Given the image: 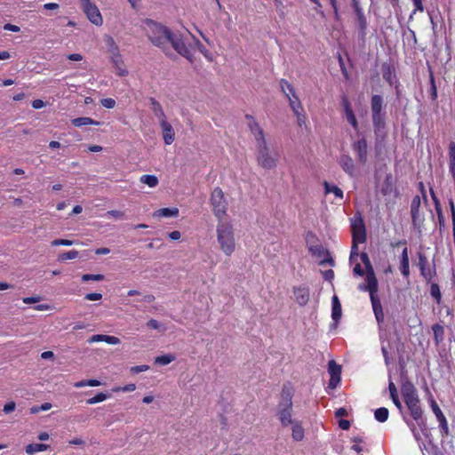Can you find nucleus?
Wrapping results in <instances>:
<instances>
[{
    "label": "nucleus",
    "instance_id": "obj_1",
    "mask_svg": "<svg viewBox=\"0 0 455 455\" xmlns=\"http://www.w3.org/2000/svg\"><path fill=\"white\" fill-rule=\"evenodd\" d=\"M217 242L226 256H231L235 251V237L233 225L220 220L217 225Z\"/></svg>",
    "mask_w": 455,
    "mask_h": 455
},
{
    "label": "nucleus",
    "instance_id": "obj_2",
    "mask_svg": "<svg viewBox=\"0 0 455 455\" xmlns=\"http://www.w3.org/2000/svg\"><path fill=\"white\" fill-rule=\"evenodd\" d=\"M401 393L411 416L420 426L419 421L422 420L423 411L416 387L411 381L405 380L402 383Z\"/></svg>",
    "mask_w": 455,
    "mask_h": 455
},
{
    "label": "nucleus",
    "instance_id": "obj_3",
    "mask_svg": "<svg viewBox=\"0 0 455 455\" xmlns=\"http://www.w3.org/2000/svg\"><path fill=\"white\" fill-rule=\"evenodd\" d=\"M365 282L366 284H361L359 286V290L369 291L375 318L378 323L381 324L384 322V312L382 309L380 299L377 295L378 281L373 270L367 271Z\"/></svg>",
    "mask_w": 455,
    "mask_h": 455
},
{
    "label": "nucleus",
    "instance_id": "obj_4",
    "mask_svg": "<svg viewBox=\"0 0 455 455\" xmlns=\"http://www.w3.org/2000/svg\"><path fill=\"white\" fill-rule=\"evenodd\" d=\"M142 27L150 42L154 45L164 49L172 32L165 26L149 19L143 21Z\"/></svg>",
    "mask_w": 455,
    "mask_h": 455
},
{
    "label": "nucleus",
    "instance_id": "obj_5",
    "mask_svg": "<svg viewBox=\"0 0 455 455\" xmlns=\"http://www.w3.org/2000/svg\"><path fill=\"white\" fill-rule=\"evenodd\" d=\"M352 246L349 259L351 262L356 261L359 256L358 243H363L366 241V229L364 221L360 213L355 214L351 219Z\"/></svg>",
    "mask_w": 455,
    "mask_h": 455
},
{
    "label": "nucleus",
    "instance_id": "obj_6",
    "mask_svg": "<svg viewBox=\"0 0 455 455\" xmlns=\"http://www.w3.org/2000/svg\"><path fill=\"white\" fill-rule=\"evenodd\" d=\"M256 149L257 162L259 166L266 170H272L276 167L279 154L270 151L266 140L256 143Z\"/></svg>",
    "mask_w": 455,
    "mask_h": 455
},
{
    "label": "nucleus",
    "instance_id": "obj_7",
    "mask_svg": "<svg viewBox=\"0 0 455 455\" xmlns=\"http://www.w3.org/2000/svg\"><path fill=\"white\" fill-rule=\"evenodd\" d=\"M384 99L381 95H372L371 99V109L372 124L376 133L385 128L386 112L383 109Z\"/></svg>",
    "mask_w": 455,
    "mask_h": 455
},
{
    "label": "nucleus",
    "instance_id": "obj_8",
    "mask_svg": "<svg viewBox=\"0 0 455 455\" xmlns=\"http://www.w3.org/2000/svg\"><path fill=\"white\" fill-rule=\"evenodd\" d=\"M211 204L215 216L220 220L228 210V202L220 188H215L211 194Z\"/></svg>",
    "mask_w": 455,
    "mask_h": 455
},
{
    "label": "nucleus",
    "instance_id": "obj_9",
    "mask_svg": "<svg viewBox=\"0 0 455 455\" xmlns=\"http://www.w3.org/2000/svg\"><path fill=\"white\" fill-rule=\"evenodd\" d=\"M187 40L188 38L185 36L172 33L170 39H168V44H172L179 54L193 62L192 48L190 44L187 43Z\"/></svg>",
    "mask_w": 455,
    "mask_h": 455
},
{
    "label": "nucleus",
    "instance_id": "obj_10",
    "mask_svg": "<svg viewBox=\"0 0 455 455\" xmlns=\"http://www.w3.org/2000/svg\"><path fill=\"white\" fill-rule=\"evenodd\" d=\"M420 204V196L417 195L412 198L411 203V216L413 228L417 229L419 233L422 232L423 223L425 220L424 214L419 211Z\"/></svg>",
    "mask_w": 455,
    "mask_h": 455
},
{
    "label": "nucleus",
    "instance_id": "obj_11",
    "mask_svg": "<svg viewBox=\"0 0 455 455\" xmlns=\"http://www.w3.org/2000/svg\"><path fill=\"white\" fill-rule=\"evenodd\" d=\"M293 404H281L277 405L276 415L283 427L290 426L296 421L292 419Z\"/></svg>",
    "mask_w": 455,
    "mask_h": 455
},
{
    "label": "nucleus",
    "instance_id": "obj_12",
    "mask_svg": "<svg viewBox=\"0 0 455 455\" xmlns=\"http://www.w3.org/2000/svg\"><path fill=\"white\" fill-rule=\"evenodd\" d=\"M83 12L85 13L87 19L95 26H101L103 24V19L101 13L95 4L91 3L81 7Z\"/></svg>",
    "mask_w": 455,
    "mask_h": 455
},
{
    "label": "nucleus",
    "instance_id": "obj_13",
    "mask_svg": "<svg viewBox=\"0 0 455 455\" xmlns=\"http://www.w3.org/2000/svg\"><path fill=\"white\" fill-rule=\"evenodd\" d=\"M352 6L358 22L360 35L364 36L366 35L368 22L359 0H352Z\"/></svg>",
    "mask_w": 455,
    "mask_h": 455
},
{
    "label": "nucleus",
    "instance_id": "obj_14",
    "mask_svg": "<svg viewBox=\"0 0 455 455\" xmlns=\"http://www.w3.org/2000/svg\"><path fill=\"white\" fill-rule=\"evenodd\" d=\"M352 148L356 154L358 161L362 164H365L368 156V145L365 138H361L352 144Z\"/></svg>",
    "mask_w": 455,
    "mask_h": 455
},
{
    "label": "nucleus",
    "instance_id": "obj_15",
    "mask_svg": "<svg viewBox=\"0 0 455 455\" xmlns=\"http://www.w3.org/2000/svg\"><path fill=\"white\" fill-rule=\"evenodd\" d=\"M245 117L248 120V127L253 134L256 143L265 140V133L255 118L251 115H246Z\"/></svg>",
    "mask_w": 455,
    "mask_h": 455
},
{
    "label": "nucleus",
    "instance_id": "obj_16",
    "mask_svg": "<svg viewBox=\"0 0 455 455\" xmlns=\"http://www.w3.org/2000/svg\"><path fill=\"white\" fill-rule=\"evenodd\" d=\"M341 104L344 109L345 116L347 122L352 125L355 130L358 129V122L355 115L352 109L351 103L346 96L341 99Z\"/></svg>",
    "mask_w": 455,
    "mask_h": 455
},
{
    "label": "nucleus",
    "instance_id": "obj_17",
    "mask_svg": "<svg viewBox=\"0 0 455 455\" xmlns=\"http://www.w3.org/2000/svg\"><path fill=\"white\" fill-rule=\"evenodd\" d=\"M293 294L296 302L301 307L305 306L309 300V289L305 285L294 287Z\"/></svg>",
    "mask_w": 455,
    "mask_h": 455
},
{
    "label": "nucleus",
    "instance_id": "obj_18",
    "mask_svg": "<svg viewBox=\"0 0 455 455\" xmlns=\"http://www.w3.org/2000/svg\"><path fill=\"white\" fill-rule=\"evenodd\" d=\"M162 133H163V139L166 145H171L174 140H175V132L174 130L170 123L167 122V120H162V122L159 123Z\"/></svg>",
    "mask_w": 455,
    "mask_h": 455
},
{
    "label": "nucleus",
    "instance_id": "obj_19",
    "mask_svg": "<svg viewBox=\"0 0 455 455\" xmlns=\"http://www.w3.org/2000/svg\"><path fill=\"white\" fill-rule=\"evenodd\" d=\"M339 164L342 170L350 177L355 176V165L352 157L348 155H342L339 159Z\"/></svg>",
    "mask_w": 455,
    "mask_h": 455
},
{
    "label": "nucleus",
    "instance_id": "obj_20",
    "mask_svg": "<svg viewBox=\"0 0 455 455\" xmlns=\"http://www.w3.org/2000/svg\"><path fill=\"white\" fill-rule=\"evenodd\" d=\"M111 63L116 69V74L119 76H126L128 75V70L124 67V63L122 58V55L116 54L110 57Z\"/></svg>",
    "mask_w": 455,
    "mask_h": 455
},
{
    "label": "nucleus",
    "instance_id": "obj_21",
    "mask_svg": "<svg viewBox=\"0 0 455 455\" xmlns=\"http://www.w3.org/2000/svg\"><path fill=\"white\" fill-rule=\"evenodd\" d=\"M342 315L341 304L337 295L331 299V318L335 323H338Z\"/></svg>",
    "mask_w": 455,
    "mask_h": 455
},
{
    "label": "nucleus",
    "instance_id": "obj_22",
    "mask_svg": "<svg viewBox=\"0 0 455 455\" xmlns=\"http://www.w3.org/2000/svg\"><path fill=\"white\" fill-rule=\"evenodd\" d=\"M149 102L151 110L153 111L155 116L158 119L159 123L162 122V120H165L166 116L161 104L155 98H150Z\"/></svg>",
    "mask_w": 455,
    "mask_h": 455
},
{
    "label": "nucleus",
    "instance_id": "obj_23",
    "mask_svg": "<svg viewBox=\"0 0 455 455\" xmlns=\"http://www.w3.org/2000/svg\"><path fill=\"white\" fill-rule=\"evenodd\" d=\"M103 40L108 48V52L110 54V57L120 53L119 46L116 44V41L111 36L105 35Z\"/></svg>",
    "mask_w": 455,
    "mask_h": 455
},
{
    "label": "nucleus",
    "instance_id": "obj_24",
    "mask_svg": "<svg viewBox=\"0 0 455 455\" xmlns=\"http://www.w3.org/2000/svg\"><path fill=\"white\" fill-rule=\"evenodd\" d=\"M293 389L290 386H283L281 393V400L278 403L293 404L292 403Z\"/></svg>",
    "mask_w": 455,
    "mask_h": 455
},
{
    "label": "nucleus",
    "instance_id": "obj_25",
    "mask_svg": "<svg viewBox=\"0 0 455 455\" xmlns=\"http://www.w3.org/2000/svg\"><path fill=\"white\" fill-rule=\"evenodd\" d=\"M291 435L293 440L299 442L304 438V428L302 427L299 421L296 420L291 424Z\"/></svg>",
    "mask_w": 455,
    "mask_h": 455
},
{
    "label": "nucleus",
    "instance_id": "obj_26",
    "mask_svg": "<svg viewBox=\"0 0 455 455\" xmlns=\"http://www.w3.org/2000/svg\"><path fill=\"white\" fill-rule=\"evenodd\" d=\"M286 98L288 99L290 107L294 114H298V111H303L301 102L296 93L292 95L286 93Z\"/></svg>",
    "mask_w": 455,
    "mask_h": 455
},
{
    "label": "nucleus",
    "instance_id": "obj_27",
    "mask_svg": "<svg viewBox=\"0 0 455 455\" xmlns=\"http://www.w3.org/2000/svg\"><path fill=\"white\" fill-rule=\"evenodd\" d=\"M72 124L76 127H82L84 125H99L100 123L91 117H77L71 121Z\"/></svg>",
    "mask_w": 455,
    "mask_h": 455
},
{
    "label": "nucleus",
    "instance_id": "obj_28",
    "mask_svg": "<svg viewBox=\"0 0 455 455\" xmlns=\"http://www.w3.org/2000/svg\"><path fill=\"white\" fill-rule=\"evenodd\" d=\"M49 448L50 446L44 443H30L26 446L25 451L28 455H34L36 452L44 451Z\"/></svg>",
    "mask_w": 455,
    "mask_h": 455
},
{
    "label": "nucleus",
    "instance_id": "obj_29",
    "mask_svg": "<svg viewBox=\"0 0 455 455\" xmlns=\"http://www.w3.org/2000/svg\"><path fill=\"white\" fill-rule=\"evenodd\" d=\"M324 191L326 194L333 193L336 197L343 199V191L336 185L330 184L327 181L323 182Z\"/></svg>",
    "mask_w": 455,
    "mask_h": 455
},
{
    "label": "nucleus",
    "instance_id": "obj_30",
    "mask_svg": "<svg viewBox=\"0 0 455 455\" xmlns=\"http://www.w3.org/2000/svg\"><path fill=\"white\" fill-rule=\"evenodd\" d=\"M179 214L178 208H162L157 210L155 212V216L157 217H164V218H170V217H176Z\"/></svg>",
    "mask_w": 455,
    "mask_h": 455
},
{
    "label": "nucleus",
    "instance_id": "obj_31",
    "mask_svg": "<svg viewBox=\"0 0 455 455\" xmlns=\"http://www.w3.org/2000/svg\"><path fill=\"white\" fill-rule=\"evenodd\" d=\"M431 196H432V199H433L434 204H435V211H436V213H437V217H438L440 227H444V218H443V211H442V208H441V204H440V202H439L438 198L436 197V196L435 195L433 190H431Z\"/></svg>",
    "mask_w": 455,
    "mask_h": 455
},
{
    "label": "nucleus",
    "instance_id": "obj_32",
    "mask_svg": "<svg viewBox=\"0 0 455 455\" xmlns=\"http://www.w3.org/2000/svg\"><path fill=\"white\" fill-rule=\"evenodd\" d=\"M434 338L436 345H439L444 339V329L442 325L436 323L432 326Z\"/></svg>",
    "mask_w": 455,
    "mask_h": 455
},
{
    "label": "nucleus",
    "instance_id": "obj_33",
    "mask_svg": "<svg viewBox=\"0 0 455 455\" xmlns=\"http://www.w3.org/2000/svg\"><path fill=\"white\" fill-rule=\"evenodd\" d=\"M140 181L149 188H156L158 185V179L156 175L145 174L140 178Z\"/></svg>",
    "mask_w": 455,
    "mask_h": 455
},
{
    "label": "nucleus",
    "instance_id": "obj_34",
    "mask_svg": "<svg viewBox=\"0 0 455 455\" xmlns=\"http://www.w3.org/2000/svg\"><path fill=\"white\" fill-rule=\"evenodd\" d=\"M389 411L386 407L378 408L374 411L375 419L379 422H386L388 419Z\"/></svg>",
    "mask_w": 455,
    "mask_h": 455
},
{
    "label": "nucleus",
    "instance_id": "obj_35",
    "mask_svg": "<svg viewBox=\"0 0 455 455\" xmlns=\"http://www.w3.org/2000/svg\"><path fill=\"white\" fill-rule=\"evenodd\" d=\"M427 258L419 253V267L420 269V273L421 275L425 277V278H427V277H430L431 276V274H430V271H427L426 267H427Z\"/></svg>",
    "mask_w": 455,
    "mask_h": 455
},
{
    "label": "nucleus",
    "instance_id": "obj_36",
    "mask_svg": "<svg viewBox=\"0 0 455 455\" xmlns=\"http://www.w3.org/2000/svg\"><path fill=\"white\" fill-rule=\"evenodd\" d=\"M175 360V356L172 354L163 355L155 358V363L160 365H167Z\"/></svg>",
    "mask_w": 455,
    "mask_h": 455
},
{
    "label": "nucleus",
    "instance_id": "obj_37",
    "mask_svg": "<svg viewBox=\"0 0 455 455\" xmlns=\"http://www.w3.org/2000/svg\"><path fill=\"white\" fill-rule=\"evenodd\" d=\"M328 372L331 377H340L341 368L333 360L328 363Z\"/></svg>",
    "mask_w": 455,
    "mask_h": 455
},
{
    "label": "nucleus",
    "instance_id": "obj_38",
    "mask_svg": "<svg viewBox=\"0 0 455 455\" xmlns=\"http://www.w3.org/2000/svg\"><path fill=\"white\" fill-rule=\"evenodd\" d=\"M393 68L390 65H387V64H384L382 66V76H383V78L388 82L390 84H393V81H392V76H393Z\"/></svg>",
    "mask_w": 455,
    "mask_h": 455
},
{
    "label": "nucleus",
    "instance_id": "obj_39",
    "mask_svg": "<svg viewBox=\"0 0 455 455\" xmlns=\"http://www.w3.org/2000/svg\"><path fill=\"white\" fill-rule=\"evenodd\" d=\"M146 325L148 328L156 330L160 332H164L166 331V327L156 319H150L149 321H148Z\"/></svg>",
    "mask_w": 455,
    "mask_h": 455
},
{
    "label": "nucleus",
    "instance_id": "obj_40",
    "mask_svg": "<svg viewBox=\"0 0 455 455\" xmlns=\"http://www.w3.org/2000/svg\"><path fill=\"white\" fill-rule=\"evenodd\" d=\"M439 422V428L443 436H448L450 435V430L448 427V422L445 416L437 419Z\"/></svg>",
    "mask_w": 455,
    "mask_h": 455
},
{
    "label": "nucleus",
    "instance_id": "obj_41",
    "mask_svg": "<svg viewBox=\"0 0 455 455\" xmlns=\"http://www.w3.org/2000/svg\"><path fill=\"white\" fill-rule=\"evenodd\" d=\"M280 86H281V90L282 92L286 95V93H290V94H294L296 93L295 92V90L293 88V86L291 85V84H290L287 80L285 79H281L280 80Z\"/></svg>",
    "mask_w": 455,
    "mask_h": 455
},
{
    "label": "nucleus",
    "instance_id": "obj_42",
    "mask_svg": "<svg viewBox=\"0 0 455 455\" xmlns=\"http://www.w3.org/2000/svg\"><path fill=\"white\" fill-rule=\"evenodd\" d=\"M79 252L76 250L68 251L67 252H63L59 256V259L61 261H65L68 259H75L78 257Z\"/></svg>",
    "mask_w": 455,
    "mask_h": 455
},
{
    "label": "nucleus",
    "instance_id": "obj_43",
    "mask_svg": "<svg viewBox=\"0 0 455 455\" xmlns=\"http://www.w3.org/2000/svg\"><path fill=\"white\" fill-rule=\"evenodd\" d=\"M430 294L433 298L436 299V302L439 303L441 301L442 294L438 284L432 283L430 286Z\"/></svg>",
    "mask_w": 455,
    "mask_h": 455
},
{
    "label": "nucleus",
    "instance_id": "obj_44",
    "mask_svg": "<svg viewBox=\"0 0 455 455\" xmlns=\"http://www.w3.org/2000/svg\"><path fill=\"white\" fill-rule=\"evenodd\" d=\"M108 398V395L104 393H98L95 396L89 398L86 403L87 404H95L100 402L105 401Z\"/></svg>",
    "mask_w": 455,
    "mask_h": 455
},
{
    "label": "nucleus",
    "instance_id": "obj_45",
    "mask_svg": "<svg viewBox=\"0 0 455 455\" xmlns=\"http://www.w3.org/2000/svg\"><path fill=\"white\" fill-rule=\"evenodd\" d=\"M104 279V275L100 274L93 275V274H84L82 275L83 282L89 281H102Z\"/></svg>",
    "mask_w": 455,
    "mask_h": 455
},
{
    "label": "nucleus",
    "instance_id": "obj_46",
    "mask_svg": "<svg viewBox=\"0 0 455 455\" xmlns=\"http://www.w3.org/2000/svg\"><path fill=\"white\" fill-rule=\"evenodd\" d=\"M400 271L404 277L410 275V262L409 260L400 259Z\"/></svg>",
    "mask_w": 455,
    "mask_h": 455
},
{
    "label": "nucleus",
    "instance_id": "obj_47",
    "mask_svg": "<svg viewBox=\"0 0 455 455\" xmlns=\"http://www.w3.org/2000/svg\"><path fill=\"white\" fill-rule=\"evenodd\" d=\"M430 95L433 100H435L437 98V88L435 85V78L433 74L430 75Z\"/></svg>",
    "mask_w": 455,
    "mask_h": 455
},
{
    "label": "nucleus",
    "instance_id": "obj_48",
    "mask_svg": "<svg viewBox=\"0 0 455 455\" xmlns=\"http://www.w3.org/2000/svg\"><path fill=\"white\" fill-rule=\"evenodd\" d=\"M273 1H274L275 10H276L277 13L279 14V16L284 17L285 12H284V4L283 3V0H273Z\"/></svg>",
    "mask_w": 455,
    "mask_h": 455
},
{
    "label": "nucleus",
    "instance_id": "obj_49",
    "mask_svg": "<svg viewBox=\"0 0 455 455\" xmlns=\"http://www.w3.org/2000/svg\"><path fill=\"white\" fill-rule=\"evenodd\" d=\"M431 408L437 419L444 416L442 410L440 409V407L438 406L435 400L431 401Z\"/></svg>",
    "mask_w": 455,
    "mask_h": 455
},
{
    "label": "nucleus",
    "instance_id": "obj_50",
    "mask_svg": "<svg viewBox=\"0 0 455 455\" xmlns=\"http://www.w3.org/2000/svg\"><path fill=\"white\" fill-rule=\"evenodd\" d=\"M74 243L73 241L68 239H55L52 242V246H70Z\"/></svg>",
    "mask_w": 455,
    "mask_h": 455
},
{
    "label": "nucleus",
    "instance_id": "obj_51",
    "mask_svg": "<svg viewBox=\"0 0 455 455\" xmlns=\"http://www.w3.org/2000/svg\"><path fill=\"white\" fill-rule=\"evenodd\" d=\"M360 258H361L362 262L365 265L367 271L373 270L372 266L371 264V261H370V259H369L367 253L362 252L360 254Z\"/></svg>",
    "mask_w": 455,
    "mask_h": 455
},
{
    "label": "nucleus",
    "instance_id": "obj_52",
    "mask_svg": "<svg viewBox=\"0 0 455 455\" xmlns=\"http://www.w3.org/2000/svg\"><path fill=\"white\" fill-rule=\"evenodd\" d=\"M412 3H413V5H414V10L412 12V13L411 14V18L412 17L413 14L416 13V12H424V5H423V3H422V0H411Z\"/></svg>",
    "mask_w": 455,
    "mask_h": 455
},
{
    "label": "nucleus",
    "instance_id": "obj_53",
    "mask_svg": "<svg viewBox=\"0 0 455 455\" xmlns=\"http://www.w3.org/2000/svg\"><path fill=\"white\" fill-rule=\"evenodd\" d=\"M148 369H149L148 365L142 364V365H136V366L131 367L130 371L132 374H138V373H140L142 371H146Z\"/></svg>",
    "mask_w": 455,
    "mask_h": 455
},
{
    "label": "nucleus",
    "instance_id": "obj_54",
    "mask_svg": "<svg viewBox=\"0 0 455 455\" xmlns=\"http://www.w3.org/2000/svg\"><path fill=\"white\" fill-rule=\"evenodd\" d=\"M136 389V385L135 384H127L124 387H116L114 389L115 392H132Z\"/></svg>",
    "mask_w": 455,
    "mask_h": 455
},
{
    "label": "nucleus",
    "instance_id": "obj_55",
    "mask_svg": "<svg viewBox=\"0 0 455 455\" xmlns=\"http://www.w3.org/2000/svg\"><path fill=\"white\" fill-rule=\"evenodd\" d=\"M107 215L119 220L124 219V212L117 210L108 211Z\"/></svg>",
    "mask_w": 455,
    "mask_h": 455
},
{
    "label": "nucleus",
    "instance_id": "obj_56",
    "mask_svg": "<svg viewBox=\"0 0 455 455\" xmlns=\"http://www.w3.org/2000/svg\"><path fill=\"white\" fill-rule=\"evenodd\" d=\"M101 105L106 108H113L116 106V101L112 98H106L101 100Z\"/></svg>",
    "mask_w": 455,
    "mask_h": 455
},
{
    "label": "nucleus",
    "instance_id": "obj_57",
    "mask_svg": "<svg viewBox=\"0 0 455 455\" xmlns=\"http://www.w3.org/2000/svg\"><path fill=\"white\" fill-rule=\"evenodd\" d=\"M104 342L110 345H117L120 343V339L115 336L105 335Z\"/></svg>",
    "mask_w": 455,
    "mask_h": 455
},
{
    "label": "nucleus",
    "instance_id": "obj_58",
    "mask_svg": "<svg viewBox=\"0 0 455 455\" xmlns=\"http://www.w3.org/2000/svg\"><path fill=\"white\" fill-rule=\"evenodd\" d=\"M391 190H392V185H391V183L389 182V177H387V180H386V181H385V184H384V186H383V187H382V188H381V193H382L383 195H385V196H386V195H387L388 193H390V192H391Z\"/></svg>",
    "mask_w": 455,
    "mask_h": 455
},
{
    "label": "nucleus",
    "instance_id": "obj_59",
    "mask_svg": "<svg viewBox=\"0 0 455 455\" xmlns=\"http://www.w3.org/2000/svg\"><path fill=\"white\" fill-rule=\"evenodd\" d=\"M102 298V294L99 292L87 293L84 297L87 300H100Z\"/></svg>",
    "mask_w": 455,
    "mask_h": 455
},
{
    "label": "nucleus",
    "instance_id": "obj_60",
    "mask_svg": "<svg viewBox=\"0 0 455 455\" xmlns=\"http://www.w3.org/2000/svg\"><path fill=\"white\" fill-rule=\"evenodd\" d=\"M15 407H16V404L14 402H9L4 404L3 411L4 413L8 414V413L13 411L15 410Z\"/></svg>",
    "mask_w": 455,
    "mask_h": 455
},
{
    "label": "nucleus",
    "instance_id": "obj_61",
    "mask_svg": "<svg viewBox=\"0 0 455 455\" xmlns=\"http://www.w3.org/2000/svg\"><path fill=\"white\" fill-rule=\"evenodd\" d=\"M455 160V142L451 141L449 144V161Z\"/></svg>",
    "mask_w": 455,
    "mask_h": 455
},
{
    "label": "nucleus",
    "instance_id": "obj_62",
    "mask_svg": "<svg viewBox=\"0 0 455 455\" xmlns=\"http://www.w3.org/2000/svg\"><path fill=\"white\" fill-rule=\"evenodd\" d=\"M104 339H105V335L104 334H95V335H92L88 342L89 343H93V342H100V341H104Z\"/></svg>",
    "mask_w": 455,
    "mask_h": 455
},
{
    "label": "nucleus",
    "instance_id": "obj_63",
    "mask_svg": "<svg viewBox=\"0 0 455 455\" xmlns=\"http://www.w3.org/2000/svg\"><path fill=\"white\" fill-rule=\"evenodd\" d=\"M388 390H389L390 397H392V396H395V395H398V394H397L396 387H395V385L394 384V382L391 380V379H389Z\"/></svg>",
    "mask_w": 455,
    "mask_h": 455
},
{
    "label": "nucleus",
    "instance_id": "obj_64",
    "mask_svg": "<svg viewBox=\"0 0 455 455\" xmlns=\"http://www.w3.org/2000/svg\"><path fill=\"white\" fill-rule=\"evenodd\" d=\"M339 381H340V377H331L330 381H329V387L332 388V389L336 388V387L338 386Z\"/></svg>",
    "mask_w": 455,
    "mask_h": 455
}]
</instances>
